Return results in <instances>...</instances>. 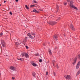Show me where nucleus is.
Masks as SVG:
<instances>
[{"label": "nucleus", "mask_w": 80, "mask_h": 80, "mask_svg": "<svg viewBox=\"0 0 80 80\" xmlns=\"http://www.w3.org/2000/svg\"><path fill=\"white\" fill-rule=\"evenodd\" d=\"M73 1H72L70 2V3H68V4L71 8H74L76 10H77V8L73 5Z\"/></svg>", "instance_id": "f257e3e1"}, {"label": "nucleus", "mask_w": 80, "mask_h": 80, "mask_svg": "<svg viewBox=\"0 0 80 80\" xmlns=\"http://www.w3.org/2000/svg\"><path fill=\"white\" fill-rule=\"evenodd\" d=\"M57 22H56L54 21H49V23L50 24V25H55V24H57Z\"/></svg>", "instance_id": "f03ea898"}, {"label": "nucleus", "mask_w": 80, "mask_h": 80, "mask_svg": "<svg viewBox=\"0 0 80 80\" xmlns=\"http://www.w3.org/2000/svg\"><path fill=\"white\" fill-rule=\"evenodd\" d=\"M1 44L3 47H5V41L3 40H2Z\"/></svg>", "instance_id": "7ed1b4c3"}, {"label": "nucleus", "mask_w": 80, "mask_h": 80, "mask_svg": "<svg viewBox=\"0 0 80 80\" xmlns=\"http://www.w3.org/2000/svg\"><path fill=\"white\" fill-rule=\"evenodd\" d=\"M27 35L28 36H29V38H31L32 39H33V38H33L32 36V35H31L29 33H28V34H27Z\"/></svg>", "instance_id": "20e7f679"}, {"label": "nucleus", "mask_w": 80, "mask_h": 80, "mask_svg": "<svg viewBox=\"0 0 80 80\" xmlns=\"http://www.w3.org/2000/svg\"><path fill=\"white\" fill-rule=\"evenodd\" d=\"M65 78H66V79H68V80H70V76L69 75H67L64 76Z\"/></svg>", "instance_id": "39448f33"}, {"label": "nucleus", "mask_w": 80, "mask_h": 80, "mask_svg": "<svg viewBox=\"0 0 80 80\" xmlns=\"http://www.w3.org/2000/svg\"><path fill=\"white\" fill-rule=\"evenodd\" d=\"M70 28L71 29V30H73L74 31V30H75V28H74V27H73V25L71 24L70 26Z\"/></svg>", "instance_id": "423d86ee"}, {"label": "nucleus", "mask_w": 80, "mask_h": 80, "mask_svg": "<svg viewBox=\"0 0 80 80\" xmlns=\"http://www.w3.org/2000/svg\"><path fill=\"white\" fill-rule=\"evenodd\" d=\"M31 63L34 67H37V64L35 63L34 62H31Z\"/></svg>", "instance_id": "0eeeda50"}, {"label": "nucleus", "mask_w": 80, "mask_h": 80, "mask_svg": "<svg viewBox=\"0 0 80 80\" xmlns=\"http://www.w3.org/2000/svg\"><path fill=\"white\" fill-rule=\"evenodd\" d=\"M80 61H79L78 63L76 66L77 69H78V68H79V67H80Z\"/></svg>", "instance_id": "6e6552de"}, {"label": "nucleus", "mask_w": 80, "mask_h": 80, "mask_svg": "<svg viewBox=\"0 0 80 80\" xmlns=\"http://www.w3.org/2000/svg\"><path fill=\"white\" fill-rule=\"evenodd\" d=\"M10 69H11V70H12L14 71L15 70V68L13 66H11V67H10Z\"/></svg>", "instance_id": "1a4fd4ad"}, {"label": "nucleus", "mask_w": 80, "mask_h": 80, "mask_svg": "<svg viewBox=\"0 0 80 80\" xmlns=\"http://www.w3.org/2000/svg\"><path fill=\"white\" fill-rule=\"evenodd\" d=\"M53 38H54V39L55 40H57V35H55V36H54Z\"/></svg>", "instance_id": "9d476101"}, {"label": "nucleus", "mask_w": 80, "mask_h": 80, "mask_svg": "<svg viewBox=\"0 0 80 80\" xmlns=\"http://www.w3.org/2000/svg\"><path fill=\"white\" fill-rule=\"evenodd\" d=\"M77 58H76L75 59V60L72 63L73 65H75V63H76V61H77Z\"/></svg>", "instance_id": "9b49d317"}, {"label": "nucleus", "mask_w": 80, "mask_h": 80, "mask_svg": "<svg viewBox=\"0 0 80 80\" xmlns=\"http://www.w3.org/2000/svg\"><path fill=\"white\" fill-rule=\"evenodd\" d=\"M25 56L26 58H28V57H29V56H28V54H27V53H25Z\"/></svg>", "instance_id": "f8f14e48"}, {"label": "nucleus", "mask_w": 80, "mask_h": 80, "mask_svg": "<svg viewBox=\"0 0 80 80\" xmlns=\"http://www.w3.org/2000/svg\"><path fill=\"white\" fill-rule=\"evenodd\" d=\"M32 12H35L37 13H38L39 12L37 11V10H36L35 9L33 10Z\"/></svg>", "instance_id": "ddd939ff"}, {"label": "nucleus", "mask_w": 80, "mask_h": 80, "mask_svg": "<svg viewBox=\"0 0 80 80\" xmlns=\"http://www.w3.org/2000/svg\"><path fill=\"white\" fill-rule=\"evenodd\" d=\"M31 35H33L34 36V37H35V33L33 32H31Z\"/></svg>", "instance_id": "4468645a"}, {"label": "nucleus", "mask_w": 80, "mask_h": 80, "mask_svg": "<svg viewBox=\"0 0 80 80\" xmlns=\"http://www.w3.org/2000/svg\"><path fill=\"white\" fill-rule=\"evenodd\" d=\"M25 8L27 10H29V8L27 6V5H25Z\"/></svg>", "instance_id": "2eb2a0df"}, {"label": "nucleus", "mask_w": 80, "mask_h": 80, "mask_svg": "<svg viewBox=\"0 0 80 80\" xmlns=\"http://www.w3.org/2000/svg\"><path fill=\"white\" fill-rule=\"evenodd\" d=\"M49 53L50 55H52V51H51V50H49Z\"/></svg>", "instance_id": "dca6fc26"}, {"label": "nucleus", "mask_w": 80, "mask_h": 80, "mask_svg": "<svg viewBox=\"0 0 80 80\" xmlns=\"http://www.w3.org/2000/svg\"><path fill=\"white\" fill-rule=\"evenodd\" d=\"M25 55V53H23L22 54V57H24Z\"/></svg>", "instance_id": "f3484780"}, {"label": "nucleus", "mask_w": 80, "mask_h": 80, "mask_svg": "<svg viewBox=\"0 0 80 80\" xmlns=\"http://www.w3.org/2000/svg\"><path fill=\"white\" fill-rule=\"evenodd\" d=\"M80 70H79L78 72L77 73V75H78L80 74Z\"/></svg>", "instance_id": "a211bd4d"}, {"label": "nucleus", "mask_w": 80, "mask_h": 80, "mask_svg": "<svg viewBox=\"0 0 80 80\" xmlns=\"http://www.w3.org/2000/svg\"><path fill=\"white\" fill-rule=\"evenodd\" d=\"M32 74L33 77H35V76L36 74L35 72H33Z\"/></svg>", "instance_id": "6ab92c4d"}, {"label": "nucleus", "mask_w": 80, "mask_h": 80, "mask_svg": "<svg viewBox=\"0 0 80 80\" xmlns=\"http://www.w3.org/2000/svg\"><path fill=\"white\" fill-rule=\"evenodd\" d=\"M18 60H21V61H22V60H23V58H21L19 59H18Z\"/></svg>", "instance_id": "aec40b11"}, {"label": "nucleus", "mask_w": 80, "mask_h": 80, "mask_svg": "<svg viewBox=\"0 0 80 80\" xmlns=\"http://www.w3.org/2000/svg\"><path fill=\"white\" fill-rule=\"evenodd\" d=\"M16 45H20V43H19L18 42H16L15 43Z\"/></svg>", "instance_id": "412c9836"}, {"label": "nucleus", "mask_w": 80, "mask_h": 80, "mask_svg": "<svg viewBox=\"0 0 80 80\" xmlns=\"http://www.w3.org/2000/svg\"><path fill=\"white\" fill-rule=\"evenodd\" d=\"M63 4H64V5H65V6H66L67 5V2H64Z\"/></svg>", "instance_id": "4be33fe9"}, {"label": "nucleus", "mask_w": 80, "mask_h": 80, "mask_svg": "<svg viewBox=\"0 0 80 80\" xmlns=\"http://www.w3.org/2000/svg\"><path fill=\"white\" fill-rule=\"evenodd\" d=\"M55 63V60L52 61V64L54 66Z\"/></svg>", "instance_id": "5701e85b"}, {"label": "nucleus", "mask_w": 80, "mask_h": 80, "mask_svg": "<svg viewBox=\"0 0 80 80\" xmlns=\"http://www.w3.org/2000/svg\"><path fill=\"white\" fill-rule=\"evenodd\" d=\"M33 2L35 3H37V2L35 0H33Z\"/></svg>", "instance_id": "b1692460"}, {"label": "nucleus", "mask_w": 80, "mask_h": 80, "mask_svg": "<svg viewBox=\"0 0 80 80\" xmlns=\"http://www.w3.org/2000/svg\"><path fill=\"white\" fill-rule=\"evenodd\" d=\"M39 62H42V59H40L39 60Z\"/></svg>", "instance_id": "393cba45"}, {"label": "nucleus", "mask_w": 80, "mask_h": 80, "mask_svg": "<svg viewBox=\"0 0 80 80\" xmlns=\"http://www.w3.org/2000/svg\"><path fill=\"white\" fill-rule=\"evenodd\" d=\"M27 40V37H26L25 38V42H26Z\"/></svg>", "instance_id": "a878e982"}, {"label": "nucleus", "mask_w": 80, "mask_h": 80, "mask_svg": "<svg viewBox=\"0 0 80 80\" xmlns=\"http://www.w3.org/2000/svg\"><path fill=\"white\" fill-rule=\"evenodd\" d=\"M35 7V5H32L30 6V7Z\"/></svg>", "instance_id": "bb28decb"}, {"label": "nucleus", "mask_w": 80, "mask_h": 80, "mask_svg": "<svg viewBox=\"0 0 80 80\" xmlns=\"http://www.w3.org/2000/svg\"><path fill=\"white\" fill-rule=\"evenodd\" d=\"M78 58H79L80 60V54H79V55H78Z\"/></svg>", "instance_id": "cd10ccee"}, {"label": "nucleus", "mask_w": 80, "mask_h": 80, "mask_svg": "<svg viewBox=\"0 0 80 80\" xmlns=\"http://www.w3.org/2000/svg\"><path fill=\"white\" fill-rule=\"evenodd\" d=\"M48 72H46V75H48Z\"/></svg>", "instance_id": "c85d7f7f"}, {"label": "nucleus", "mask_w": 80, "mask_h": 80, "mask_svg": "<svg viewBox=\"0 0 80 80\" xmlns=\"http://www.w3.org/2000/svg\"><path fill=\"white\" fill-rule=\"evenodd\" d=\"M26 48H27V49H28V47L27 46H26Z\"/></svg>", "instance_id": "c756f323"}, {"label": "nucleus", "mask_w": 80, "mask_h": 80, "mask_svg": "<svg viewBox=\"0 0 80 80\" xmlns=\"http://www.w3.org/2000/svg\"><path fill=\"white\" fill-rule=\"evenodd\" d=\"M0 35H1L2 36V35H3V33H2V32L0 34Z\"/></svg>", "instance_id": "7c9ffc66"}, {"label": "nucleus", "mask_w": 80, "mask_h": 80, "mask_svg": "<svg viewBox=\"0 0 80 80\" xmlns=\"http://www.w3.org/2000/svg\"><path fill=\"white\" fill-rule=\"evenodd\" d=\"M9 13L10 15H12V13L11 12H10Z\"/></svg>", "instance_id": "2f4dec72"}, {"label": "nucleus", "mask_w": 80, "mask_h": 80, "mask_svg": "<svg viewBox=\"0 0 80 80\" xmlns=\"http://www.w3.org/2000/svg\"><path fill=\"white\" fill-rule=\"evenodd\" d=\"M56 7H57V8H58V5H57Z\"/></svg>", "instance_id": "473e14b6"}, {"label": "nucleus", "mask_w": 80, "mask_h": 80, "mask_svg": "<svg viewBox=\"0 0 80 80\" xmlns=\"http://www.w3.org/2000/svg\"><path fill=\"white\" fill-rule=\"evenodd\" d=\"M12 80H14V79H15V78L14 77H12Z\"/></svg>", "instance_id": "72a5a7b5"}, {"label": "nucleus", "mask_w": 80, "mask_h": 80, "mask_svg": "<svg viewBox=\"0 0 80 80\" xmlns=\"http://www.w3.org/2000/svg\"><path fill=\"white\" fill-rule=\"evenodd\" d=\"M57 68H59V67H58V65H57Z\"/></svg>", "instance_id": "f704fd0d"}, {"label": "nucleus", "mask_w": 80, "mask_h": 80, "mask_svg": "<svg viewBox=\"0 0 80 80\" xmlns=\"http://www.w3.org/2000/svg\"><path fill=\"white\" fill-rule=\"evenodd\" d=\"M54 76H55V72H54Z\"/></svg>", "instance_id": "c9c22d12"}, {"label": "nucleus", "mask_w": 80, "mask_h": 80, "mask_svg": "<svg viewBox=\"0 0 80 80\" xmlns=\"http://www.w3.org/2000/svg\"><path fill=\"white\" fill-rule=\"evenodd\" d=\"M67 1L68 2H70V0H67Z\"/></svg>", "instance_id": "e433bc0d"}, {"label": "nucleus", "mask_w": 80, "mask_h": 80, "mask_svg": "<svg viewBox=\"0 0 80 80\" xmlns=\"http://www.w3.org/2000/svg\"><path fill=\"white\" fill-rule=\"evenodd\" d=\"M16 2H18V0H16Z\"/></svg>", "instance_id": "4c0bfd02"}, {"label": "nucleus", "mask_w": 80, "mask_h": 80, "mask_svg": "<svg viewBox=\"0 0 80 80\" xmlns=\"http://www.w3.org/2000/svg\"><path fill=\"white\" fill-rule=\"evenodd\" d=\"M5 2H6V1H5L4 2V3H5Z\"/></svg>", "instance_id": "58836bf2"}, {"label": "nucleus", "mask_w": 80, "mask_h": 80, "mask_svg": "<svg viewBox=\"0 0 80 80\" xmlns=\"http://www.w3.org/2000/svg\"><path fill=\"white\" fill-rule=\"evenodd\" d=\"M0 6H1V4H0Z\"/></svg>", "instance_id": "ea45409f"}, {"label": "nucleus", "mask_w": 80, "mask_h": 80, "mask_svg": "<svg viewBox=\"0 0 80 80\" xmlns=\"http://www.w3.org/2000/svg\"><path fill=\"white\" fill-rule=\"evenodd\" d=\"M60 18V17H59V18Z\"/></svg>", "instance_id": "a19ab883"}, {"label": "nucleus", "mask_w": 80, "mask_h": 80, "mask_svg": "<svg viewBox=\"0 0 80 80\" xmlns=\"http://www.w3.org/2000/svg\"><path fill=\"white\" fill-rule=\"evenodd\" d=\"M56 48H55V49H56Z\"/></svg>", "instance_id": "79ce46f5"}, {"label": "nucleus", "mask_w": 80, "mask_h": 80, "mask_svg": "<svg viewBox=\"0 0 80 80\" xmlns=\"http://www.w3.org/2000/svg\"><path fill=\"white\" fill-rule=\"evenodd\" d=\"M44 45H45L44 44Z\"/></svg>", "instance_id": "37998d69"}]
</instances>
